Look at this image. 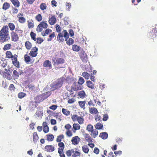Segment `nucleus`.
Instances as JSON below:
<instances>
[{
	"label": "nucleus",
	"mask_w": 157,
	"mask_h": 157,
	"mask_svg": "<svg viewBox=\"0 0 157 157\" xmlns=\"http://www.w3.org/2000/svg\"><path fill=\"white\" fill-rule=\"evenodd\" d=\"M10 36L9 33V28L7 25L3 26L0 30V42L4 43L9 41Z\"/></svg>",
	"instance_id": "1"
},
{
	"label": "nucleus",
	"mask_w": 157,
	"mask_h": 157,
	"mask_svg": "<svg viewBox=\"0 0 157 157\" xmlns=\"http://www.w3.org/2000/svg\"><path fill=\"white\" fill-rule=\"evenodd\" d=\"M6 57L8 59H11L13 64L16 67H20L19 62L17 60V56L16 54L13 55L11 51H7L6 53Z\"/></svg>",
	"instance_id": "2"
},
{
	"label": "nucleus",
	"mask_w": 157,
	"mask_h": 157,
	"mask_svg": "<svg viewBox=\"0 0 157 157\" xmlns=\"http://www.w3.org/2000/svg\"><path fill=\"white\" fill-rule=\"evenodd\" d=\"M52 61L53 65L58 68L63 67L62 65L65 62V60L64 59L59 57L53 58Z\"/></svg>",
	"instance_id": "3"
},
{
	"label": "nucleus",
	"mask_w": 157,
	"mask_h": 157,
	"mask_svg": "<svg viewBox=\"0 0 157 157\" xmlns=\"http://www.w3.org/2000/svg\"><path fill=\"white\" fill-rule=\"evenodd\" d=\"M86 130L90 132V135L94 138L97 136L98 132L96 129H94L93 126L90 124H88L86 126Z\"/></svg>",
	"instance_id": "4"
},
{
	"label": "nucleus",
	"mask_w": 157,
	"mask_h": 157,
	"mask_svg": "<svg viewBox=\"0 0 157 157\" xmlns=\"http://www.w3.org/2000/svg\"><path fill=\"white\" fill-rule=\"evenodd\" d=\"M64 33V35L61 33H59L57 36V40L59 42H63L64 40L63 37H64L65 40H67L69 37V34L67 31L66 30H64L62 32V33Z\"/></svg>",
	"instance_id": "5"
},
{
	"label": "nucleus",
	"mask_w": 157,
	"mask_h": 157,
	"mask_svg": "<svg viewBox=\"0 0 157 157\" xmlns=\"http://www.w3.org/2000/svg\"><path fill=\"white\" fill-rule=\"evenodd\" d=\"M71 118L73 121H77L79 124H83L84 120L82 116H79L75 114L71 116Z\"/></svg>",
	"instance_id": "6"
},
{
	"label": "nucleus",
	"mask_w": 157,
	"mask_h": 157,
	"mask_svg": "<svg viewBox=\"0 0 157 157\" xmlns=\"http://www.w3.org/2000/svg\"><path fill=\"white\" fill-rule=\"evenodd\" d=\"M58 146L59 147L58 148V151L60 157H65L63 152L64 149L65 148L64 144L63 143H58Z\"/></svg>",
	"instance_id": "7"
},
{
	"label": "nucleus",
	"mask_w": 157,
	"mask_h": 157,
	"mask_svg": "<svg viewBox=\"0 0 157 157\" xmlns=\"http://www.w3.org/2000/svg\"><path fill=\"white\" fill-rule=\"evenodd\" d=\"M64 80L65 78L64 77H62L58 79L56 84L54 85L53 86V87L54 88V89H57L61 87L64 81Z\"/></svg>",
	"instance_id": "8"
},
{
	"label": "nucleus",
	"mask_w": 157,
	"mask_h": 157,
	"mask_svg": "<svg viewBox=\"0 0 157 157\" xmlns=\"http://www.w3.org/2000/svg\"><path fill=\"white\" fill-rule=\"evenodd\" d=\"M48 26V25L47 23L44 21H42L37 26L36 30L38 32H40L42 31L43 28L46 29Z\"/></svg>",
	"instance_id": "9"
},
{
	"label": "nucleus",
	"mask_w": 157,
	"mask_h": 157,
	"mask_svg": "<svg viewBox=\"0 0 157 157\" xmlns=\"http://www.w3.org/2000/svg\"><path fill=\"white\" fill-rule=\"evenodd\" d=\"M48 19V22L50 25H53L56 22V18L54 14H50Z\"/></svg>",
	"instance_id": "10"
},
{
	"label": "nucleus",
	"mask_w": 157,
	"mask_h": 157,
	"mask_svg": "<svg viewBox=\"0 0 157 157\" xmlns=\"http://www.w3.org/2000/svg\"><path fill=\"white\" fill-rule=\"evenodd\" d=\"M79 55L83 62H87L88 59L87 56L84 51L83 50L81 51Z\"/></svg>",
	"instance_id": "11"
},
{
	"label": "nucleus",
	"mask_w": 157,
	"mask_h": 157,
	"mask_svg": "<svg viewBox=\"0 0 157 157\" xmlns=\"http://www.w3.org/2000/svg\"><path fill=\"white\" fill-rule=\"evenodd\" d=\"M11 40L13 42L17 41L19 39V36L17 33L15 31H12L11 33Z\"/></svg>",
	"instance_id": "12"
},
{
	"label": "nucleus",
	"mask_w": 157,
	"mask_h": 157,
	"mask_svg": "<svg viewBox=\"0 0 157 157\" xmlns=\"http://www.w3.org/2000/svg\"><path fill=\"white\" fill-rule=\"evenodd\" d=\"M38 50V48L36 47H33L32 50L30 51L29 55L33 57H36L37 54Z\"/></svg>",
	"instance_id": "13"
},
{
	"label": "nucleus",
	"mask_w": 157,
	"mask_h": 157,
	"mask_svg": "<svg viewBox=\"0 0 157 157\" xmlns=\"http://www.w3.org/2000/svg\"><path fill=\"white\" fill-rule=\"evenodd\" d=\"M83 136L85 141L89 143H92L93 142V137L89 134L85 133L83 134Z\"/></svg>",
	"instance_id": "14"
},
{
	"label": "nucleus",
	"mask_w": 157,
	"mask_h": 157,
	"mask_svg": "<svg viewBox=\"0 0 157 157\" xmlns=\"http://www.w3.org/2000/svg\"><path fill=\"white\" fill-rule=\"evenodd\" d=\"M23 13H19L17 15V17L18 18V21L21 23H24L26 21L25 19L23 17Z\"/></svg>",
	"instance_id": "15"
},
{
	"label": "nucleus",
	"mask_w": 157,
	"mask_h": 157,
	"mask_svg": "<svg viewBox=\"0 0 157 157\" xmlns=\"http://www.w3.org/2000/svg\"><path fill=\"white\" fill-rule=\"evenodd\" d=\"M34 71L33 68H26L24 71V73H25L27 75H30L33 73Z\"/></svg>",
	"instance_id": "16"
},
{
	"label": "nucleus",
	"mask_w": 157,
	"mask_h": 157,
	"mask_svg": "<svg viewBox=\"0 0 157 157\" xmlns=\"http://www.w3.org/2000/svg\"><path fill=\"white\" fill-rule=\"evenodd\" d=\"M71 141L73 144L76 145L79 143L80 141V138L78 136H76L72 138Z\"/></svg>",
	"instance_id": "17"
},
{
	"label": "nucleus",
	"mask_w": 157,
	"mask_h": 157,
	"mask_svg": "<svg viewBox=\"0 0 157 157\" xmlns=\"http://www.w3.org/2000/svg\"><path fill=\"white\" fill-rule=\"evenodd\" d=\"M44 149L45 151L48 152H51L54 151L55 148L52 145H47L45 146Z\"/></svg>",
	"instance_id": "18"
},
{
	"label": "nucleus",
	"mask_w": 157,
	"mask_h": 157,
	"mask_svg": "<svg viewBox=\"0 0 157 157\" xmlns=\"http://www.w3.org/2000/svg\"><path fill=\"white\" fill-rule=\"evenodd\" d=\"M8 71H10V70H8L7 72H4L2 75V76L4 78H5L7 79L10 80L12 79V77L9 72Z\"/></svg>",
	"instance_id": "19"
},
{
	"label": "nucleus",
	"mask_w": 157,
	"mask_h": 157,
	"mask_svg": "<svg viewBox=\"0 0 157 157\" xmlns=\"http://www.w3.org/2000/svg\"><path fill=\"white\" fill-rule=\"evenodd\" d=\"M73 85H75V87H73V90L74 91H77L81 90L82 89V87L81 86L82 85L79 84L76 86V82H74L73 83Z\"/></svg>",
	"instance_id": "20"
},
{
	"label": "nucleus",
	"mask_w": 157,
	"mask_h": 157,
	"mask_svg": "<svg viewBox=\"0 0 157 157\" xmlns=\"http://www.w3.org/2000/svg\"><path fill=\"white\" fill-rule=\"evenodd\" d=\"M78 123H74L73 124V132L75 133L76 131L80 129L81 126Z\"/></svg>",
	"instance_id": "21"
},
{
	"label": "nucleus",
	"mask_w": 157,
	"mask_h": 157,
	"mask_svg": "<svg viewBox=\"0 0 157 157\" xmlns=\"http://www.w3.org/2000/svg\"><path fill=\"white\" fill-rule=\"evenodd\" d=\"M87 86L92 89L94 88V84L92 83L90 81H87L86 82Z\"/></svg>",
	"instance_id": "22"
},
{
	"label": "nucleus",
	"mask_w": 157,
	"mask_h": 157,
	"mask_svg": "<svg viewBox=\"0 0 157 157\" xmlns=\"http://www.w3.org/2000/svg\"><path fill=\"white\" fill-rule=\"evenodd\" d=\"M13 6L17 7H18L20 5V3L18 0H10Z\"/></svg>",
	"instance_id": "23"
},
{
	"label": "nucleus",
	"mask_w": 157,
	"mask_h": 157,
	"mask_svg": "<svg viewBox=\"0 0 157 157\" xmlns=\"http://www.w3.org/2000/svg\"><path fill=\"white\" fill-rule=\"evenodd\" d=\"M74 152V149H71L70 150H67L66 152V154L68 157H71Z\"/></svg>",
	"instance_id": "24"
},
{
	"label": "nucleus",
	"mask_w": 157,
	"mask_h": 157,
	"mask_svg": "<svg viewBox=\"0 0 157 157\" xmlns=\"http://www.w3.org/2000/svg\"><path fill=\"white\" fill-rule=\"evenodd\" d=\"M78 96L81 98L83 99L86 95L84 90H82L79 91L78 94Z\"/></svg>",
	"instance_id": "25"
},
{
	"label": "nucleus",
	"mask_w": 157,
	"mask_h": 157,
	"mask_svg": "<svg viewBox=\"0 0 157 157\" xmlns=\"http://www.w3.org/2000/svg\"><path fill=\"white\" fill-rule=\"evenodd\" d=\"M43 66L44 67H51L52 66L51 62L49 60H46L44 63Z\"/></svg>",
	"instance_id": "26"
},
{
	"label": "nucleus",
	"mask_w": 157,
	"mask_h": 157,
	"mask_svg": "<svg viewBox=\"0 0 157 157\" xmlns=\"http://www.w3.org/2000/svg\"><path fill=\"white\" fill-rule=\"evenodd\" d=\"M89 110L91 114H96L98 113L97 109L95 107L91 108Z\"/></svg>",
	"instance_id": "27"
},
{
	"label": "nucleus",
	"mask_w": 157,
	"mask_h": 157,
	"mask_svg": "<svg viewBox=\"0 0 157 157\" xmlns=\"http://www.w3.org/2000/svg\"><path fill=\"white\" fill-rule=\"evenodd\" d=\"M86 103V101H78V105L81 108H82L83 109H85V105Z\"/></svg>",
	"instance_id": "28"
},
{
	"label": "nucleus",
	"mask_w": 157,
	"mask_h": 157,
	"mask_svg": "<svg viewBox=\"0 0 157 157\" xmlns=\"http://www.w3.org/2000/svg\"><path fill=\"white\" fill-rule=\"evenodd\" d=\"M25 46L27 49L30 50L32 48V44L29 41H26L25 43Z\"/></svg>",
	"instance_id": "29"
},
{
	"label": "nucleus",
	"mask_w": 157,
	"mask_h": 157,
	"mask_svg": "<svg viewBox=\"0 0 157 157\" xmlns=\"http://www.w3.org/2000/svg\"><path fill=\"white\" fill-rule=\"evenodd\" d=\"M33 139L34 143H36L38 140L39 136L36 132H34L33 133Z\"/></svg>",
	"instance_id": "30"
},
{
	"label": "nucleus",
	"mask_w": 157,
	"mask_h": 157,
	"mask_svg": "<svg viewBox=\"0 0 157 157\" xmlns=\"http://www.w3.org/2000/svg\"><path fill=\"white\" fill-rule=\"evenodd\" d=\"M12 45L11 44L8 43L5 44L2 48L3 50L4 51L10 50L11 49Z\"/></svg>",
	"instance_id": "31"
},
{
	"label": "nucleus",
	"mask_w": 157,
	"mask_h": 157,
	"mask_svg": "<svg viewBox=\"0 0 157 157\" xmlns=\"http://www.w3.org/2000/svg\"><path fill=\"white\" fill-rule=\"evenodd\" d=\"M10 7V4L7 2H5L4 3L2 9L4 10H6L8 9Z\"/></svg>",
	"instance_id": "32"
},
{
	"label": "nucleus",
	"mask_w": 157,
	"mask_h": 157,
	"mask_svg": "<svg viewBox=\"0 0 157 157\" xmlns=\"http://www.w3.org/2000/svg\"><path fill=\"white\" fill-rule=\"evenodd\" d=\"M108 136V134L107 132H103L100 133L99 137L103 139H106Z\"/></svg>",
	"instance_id": "33"
},
{
	"label": "nucleus",
	"mask_w": 157,
	"mask_h": 157,
	"mask_svg": "<svg viewBox=\"0 0 157 157\" xmlns=\"http://www.w3.org/2000/svg\"><path fill=\"white\" fill-rule=\"evenodd\" d=\"M64 138V136L63 134H61L57 136L56 139V141L59 143H62L61 142L62 139Z\"/></svg>",
	"instance_id": "34"
},
{
	"label": "nucleus",
	"mask_w": 157,
	"mask_h": 157,
	"mask_svg": "<svg viewBox=\"0 0 157 157\" xmlns=\"http://www.w3.org/2000/svg\"><path fill=\"white\" fill-rule=\"evenodd\" d=\"M95 128L97 129H101L103 128V125L100 123H98L94 125Z\"/></svg>",
	"instance_id": "35"
},
{
	"label": "nucleus",
	"mask_w": 157,
	"mask_h": 157,
	"mask_svg": "<svg viewBox=\"0 0 157 157\" xmlns=\"http://www.w3.org/2000/svg\"><path fill=\"white\" fill-rule=\"evenodd\" d=\"M52 31L51 29H46L44 31L42 32L41 34L43 36H44L46 35H48L50 33H51Z\"/></svg>",
	"instance_id": "36"
},
{
	"label": "nucleus",
	"mask_w": 157,
	"mask_h": 157,
	"mask_svg": "<svg viewBox=\"0 0 157 157\" xmlns=\"http://www.w3.org/2000/svg\"><path fill=\"white\" fill-rule=\"evenodd\" d=\"M24 57L25 62L27 63H29L31 61L30 57L27 54H25L24 55Z\"/></svg>",
	"instance_id": "37"
},
{
	"label": "nucleus",
	"mask_w": 157,
	"mask_h": 157,
	"mask_svg": "<svg viewBox=\"0 0 157 157\" xmlns=\"http://www.w3.org/2000/svg\"><path fill=\"white\" fill-rule=\"evenodd\" d=\"M47 138L48 140L49 141H52L53 140L54 138V136L51 134H49L46 135Z\"/></svg>",
	"instance_id": "38"
},
{
	"label": "nucleus",
	"mask_w": 157,
	"mask_h": 157,
	"mask_svg": "<svg viewBox=\"0 0 157 157\" xmlns=\"http://www.w3.org/2000/svg\"><path fill=\"white\" fill-rule=\"evenodd\" d=\"M80 152L78 151H74V152L72 155V157H80L81 155Z\"/></svg>",
	"instance_id": "39"
},
{
	"label": "nucleus",
	"mask_w": 157,
	"mask_h": 157,
	"mask_svg": "<svg viewBox=\"0 0 157 157\" xmlns=\"http://www.w3.org/2000/svg\"><path fill=\"white\" fill-rule=\"evenodd\" d=\"M62 112L65 115L68 116L70 115V111L69 110H67V109H64L63 108L62 109Z\"/></svg>",
	"instance_id": "40"
},
{
	"label": "nucleus",
	"mask_w": 157,
	"mask_h": 157,
	"mask_svg": "<svg viewBox=\"0 0 157 157\" xmlns=\"http://www.w3.org/2000/svg\"><path fill=\"white\" fill-rule=\"evenodd\" d=\"M8 26L11 31H13L15 29V25L13 23H10L8 24Z\"/></svg>",
	"instance_id": "41"
},
{
	"label": "nucleus",
	"mask_w": 157,
	"mask_h": 157,
	"mask_svg": "<svg viewBox=\"0 0 157 157\" xmlns=\"http://www.w3.org/2000/svg\"><path fill=\"white\" fill-rule=\"evenodd\" d=\"M82 75L86 79H89L90 76V74L86 72H85L82 73Z\"/></svg>",
	"instance_id": "42"
},
{
	"label": "nucleus",
	"mask_w": 157,
	"mask_h": 157,
	"mask_svg": "<svg viewBox=\"0 0 157 157\" xmlns=\"http://www.w3.org/2000/svg\"><path fill=\"white\" fill-rule=\"evenodd\" d=\"M30 35L31 39L34 41L36 40V34L35 33L33 32H31L30 33Z\"/></svg>",
	"instance_id": "43"
},
{
	"label": "nucleus",
	"mask_w": 157,
	"mask_h": 157,
	"mask_svg": "<svg viewBox=\"0 0 157 157\" xmlns=\"http://www.w3.org/2000/svg\"><path fill=\"white\" fill-rule=\"evenodd\" d=\"M72 50L75 52H78L80 50V47L77 45H73L72 46Z\"/></svg>",
	"instance_id": "44"
},
{
	"label": "nucleus",
	"mask_w": 157,
	"mask_h": 157,
	"mask_svg": "<svg viewBox=\"0 0 157 157\" xmlns=\"http://www.w3.org/2000/svg\"><path fill=\"white\" fill-rule=\"evenodd\" d=\"M82 151L84 153H88L89 151V149L87 145H84L82 147Z\"/></svg>",
	"instance_id": "45"
},
{
	"label": "nucleus",
	"mask_w": 157,
	"mask_h": 157,
	"mask_svg": "<svg viewBox=\"0 0 157 157\" xmlns=\"http://www.w3.org/2000/svg\"><path fill=\"white\" fill-rule=\"evenodd\" d=\"M66 43L67 44L69 45H72L74 42V40L71 38H69L68 40H67Z\"/></svg>",
	"instance_id": "46"
},
{
	"label": "nucleus",
	"mask_w": 157,
	"mask_h": 157,
	"mask_svg": "<svg viewBox=\"0 0 157 157\" xmlns=\"http://www.w3.org/2000/svg\"><path fill=\"white\" fill-rule=\"evenodd\" d=\"M27 22L28 23V27L30 29V28H33L34 27V24L33 22V21H32V20H31L30 21L29 20Z\"/></svg>",
	"instance_id": "47"
},
{
	"label": "nucleus",
	"mask_w": 157,
	"mask_h": 157,
	"mask_svg": "<svg viewBox=\"0 0 157 157\" xmlns=\"http://www.w3.org/2000/svg\"><path fill=\"white\" fill-rule=\"evenodd\" d=\"M51 93L50 92L48 91L43 93L42 96L44 98L43 99H46L50 96L51 95Z\"/></svg>",
	"instance_id": "48"
},
{
	"label": "nucleus",
	"mask_w": 157,
	"mask_h": 157,
	"mask_svg": "<svg viewBox=\"0 0 157 157\" xmlns=\"http://www.w3.org/2000/svg\"><path fill=\"white\" fill-rule=\"evenodd\" d=\"M40 7L41 10H43L46 9L47 8V5L45 3H42L40 5Z\"/></svg>",
	"instance_id": "49"
},
{
	"label": "nucleus",
	"mask_w": 157,
	"mask_h": 157,
	"mask_svg": "<svg viewBox=\"0 0 157 157\" xmlns=\"http://www.w3.org/2000/svg\"><path fill=\"white\" fill-rule=\"evenodd\" d=\"M13 76L14 79H17L19 77V73L16 70L13 71Z\"/></svg>",
	"instance_id": "50"
},
{
	"label": "nucleus",
	"mask_w": 157,
	"mask_h": 157,
	"mask_svg": "<svg viewBox=\"0 0 157 157\" xmlns=\"http://www.w3.org/2000/svg\"><path fill=\"white\" fill-rule=\"evenodd\" d=\"M85 82V80L84 78L81 77H79V79L78 82V84L82 85Z\"/></svg>",
	"instance_id": "51"
},
{
	"label": "nucleus",
	"mask_w": 157,
	"mask_h": 157,
	"mask_svg": "<svg viewBox=\"0 0 157 157\" xmlns=\"http://www.w3.org/2000/svg\"><path fill=\"white\" fill-rule=\"evenodd\" d=\"M35 19L38 22L42 20V17L40 14H38L35 17Z\"/></svg>",
	"instance_id": "52"
},
{
	"label": "nucleus",
	"mask_w": 157,
	"mask_h": 157,
	"mask_svg": "<svg viewBox=\"0 0 157 157\" xmlns=\"http://www.w3.org/2000/svg\"><path fill=\"white\" fill-rule=\"evenodd\" d=\"M66 134L67 136L70 137L73 136V134L70 130H67L66 132Z\"/></svg>",
	"instance_id": "53"
},
{
	"label": "nucleus",
	"mask_w": 157,
	"mask_h": 157,
	"mask_svg": "<svg viewBox=\"0 0 157 157\" xmlns=\"http://www.w3.org/2000/svg\"><path fill=\"white\" fill-rule=\"evenodd\" d=\"M26 95V94L25 93L21 92L18 93V97L19 98L21 99L25 97Z\"/></svg>",
	"instance_id": "54"
},
{
	"label": "nucleus",
	"mask_w": 157,
	"mask_h": 157,
	"mask_svg": "<svg viewBox=\"0 0 157 157\" xmlns=\"http://www.w3.org/2000/svg\"><path fill=\"white\" fill-rule=\"evenodd\" d=\"M2 63H1V66L3 68L5 67L7 65V62L5 59H4L3 60H2Z\"/></svg>",
	"instance_id": "55"
},
{
	"label": "nucleus",
	"mask_w": 157,
	"mask_h": 157,
	"mask_svg": "<svg viewBox=\"0 0 157 157\" xmlns=\"http://www.w3.org/2000/svg\"><path fill=\"white\" fill-rule=\"evenodd\" d=\"M55 36V33L54 32L52 33L49 36V38L47 40L48 41H51L52 39Z\"/></svg>",
	"instance_id": "56"
},
{
	"label": "nucleus",
	"mask_w": 157,
	"mask_h": 157,
	"mask_svg": "<svg viewBox=\"0 0 157 157\" xmlns=\"http://www.w3.org/2000/svg\"><path fill=\"white\" fill-rule=\"evenodd\" d=\"M66 88L70 92H72L73 91H74V90H73V87L72 86H70L69 84L66 86Z\"/></svg>",
	"instance_id": "57"
},
{
	"label": "nucleus",
	"mask_w": 157,
	"mask_h": 157,
	"mask_svg": "<svg viewBox=\"0 0 157 157\" xmlns=\"http://www.w3.org/2000/svg\"><path fill=\"white\" fill-rule=\"evenodd\" d=\"M36 43L38 44H41L43 41V39L40 37H38L36 39Z\"/></svg>",
	"instance_id": "58"
},
{
	"label": "nucleus",
	"mask_w": 157,
	"mask_h": 157,
	"mask_svg": "<svg viewBox=\"0 0 157 157\" xmlns=\"http://www.w3.org/2000/svg\"><path fill=\"white\" fill-rule=\"evenodd\" d=\"M29 90L32 91H34L35 90V87L34 85L30 84L28 86Z\"/></svg>",
	"instance_id": "59"
},
{
	"label": "nucleus",
	"mask_w": 157,
	"mask_h": 157,
	"mask_svg": "<svg viewBox=\"0 0 157 157\" xmlns=\"http://www.w3.org/2000/svg\"><path fill=\"white\" fill-rule=\"evenodd\" d=\"M42 96L39 95L35 98V99L36 101L37 102H40L41 101V98H42Z\"/></svg>",
	"instance_id": "60"
},
{
	"label": "nucleus",
	"mask_w": 157,
	"mask_h": 157,
	"mask_svg": "<svg viewBox=\"0 0 157 157\" xmlns=\"http://www.w3.org/2000/svg\"><path fill=\"white\" fill-rule=\"evenodd\" d=\"M15 89V87H14L13 84H10L9 87V90L10 91H14Z\"/></svg>",
	"instance_id": "61"
},
{
	"label": "nucleus",
	"mask_w": 157,
	"mask_h": 157,
	"mask_svg": "<svg viewBox=\"0 0 157 157\" xmlns=\"http://www.w3.org/2000/svg\"><path fill=\"white\" fill-rule=\"evenodd\" d=\"M49 131V128L48 126H45L44 127L43 131L45 133L48 132Z\"/></svg>",
	"instance_id": "62"
},
{
	"label": "nucleus",
	"mask_w": 157,
	"mask_h": 157,
	"mask_svg": "<svg viewBox=\"0 0 157 157\" xmlns=\"http://www.w3.org/2000/svg\"><path fill=\"white\" fill-rule=\"evenodd\" d=\"M56 28L57 32H60L61 31V28L59 25H56Z\"/></svg>",
	"instance_id": "63"
},
{
	"label": "nucleus",
	"mask_w": 157,
	"mask_h": 157,
	"mask_svg": "<svg viewBox=\"0 0 157 157\" xmlns=\"http://www.w3.org/2000/svg\"><path fill=\"white\" fill-rule=\"evenodd\" d=\"M57 107V106L56 105H53L49 107V109L53 110H56Z\"/></svg>",
	"instance_id": "64"
}]
</instances>
